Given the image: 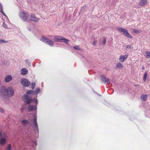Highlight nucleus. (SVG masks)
I'll return each mask as SVG.
<instances>
[{"label": "nucleus", "mask_w": 150, "mask_h": 150, "mask_svg": "<svg viewBox=\"0 0 150 150\" xmlns=\"http://www.w3.org/2000/svg\"><path fill=\"white\" fill-rule=\"evenodd\" d=\"M21 82L23 85L26 87L28 86L30 84V82L28 79L25 78L22 79Z\"/></svg>", "instance_id": "6e6552de"}, {"label": "nucleus", "mask_w": 150, "mask_h": 150, "mask_svg": "<svg viewBox=\"0 0 150 150\" xmlns=\"http://www.w3.org/2000/svg\"><path fill=\"white\" fill-rule=\"evenodd\" d=\"M133 31L134 32L136 33H140L142 32V31L140 30L135 29H133Z\"/></svg>", "instance_id": "393cba45"}, {"label": "nucleus", "mask_w": 150, "mask_h": 150, "mask_svg": "<svg viewBox=\"0 0 150 150\" xmlns=\"http://www.w3.org/2000/svg\"><path fill=\"white\" fill-rule=\"evenodd\" d=\"M19 16L20 18L23 21H25L28 18V14L25 12L21 11L20 13Z\"/></svg>", "instance_id": "423d86ee"}, {"label": "nucleus", "mask_w": 150, "mask_h": 150, "mask_svg": "<svg viewBox=\"0 0 150 150\" xmlns=\"http://www.w3.org/2000/svg\"><path fill=\"white\" fill-rule=\"evenodd\" d=\"M21 123L23 125L25 126L27 125V124H29L30 123V122H29V121L28 120H22Z\"/></svg>", "instance_id": "6ab92c4d"}, {"label": "nucleus", "mask_w": 150, "mask_h": 150, "mask_svg": "<svg viewBox=\"0 0 150 150\" xmlns=\"http://www.w3.org/2000/svg\"><path fill=\"white\" fill-rule=\"evenodd\" d=\"M96 42L95 41H94L93 43V45H96Z\"/></svg>", "instance_id": "e433bc0d"}, {"label": "nucleus", "mask_w": 150, "mask_h": 150, "mask_svg": "<svg viewBox=\"0 0 150 150\" xmlns=\"http://www.w3.org/2000/svg\"><path fill=\"white\" fill-rule=\"evenodd\" d=\"M8 41H5L3 39H0V44H1V43H6L8 42Z\"/></svg>", "instance_id": "c85d7f7f"}, {"label": "nucleus", "mask_w": 150, "mask_h": 150, "mask_svg": "<svg viewBox=\"0 0 150 150\" xmlns=\"http://www.w3.org/2000/svg\"><path fill=\"white\" fill-rule=\"evenodd\" d=\"M63 37L59 36H55L54 37V40L56 42H62Z\"/></svg>", "instance_id": "ddd939ff"}, {"label": "nucleus", "mask_w": 150, "mask_h": 150, "mask_svg": "<svg viewBox=\"0 0 150 150\" xmlns=\"http://www.w3.org/2000/svg\"><path fill=\"white\" fill-rule=\"evenodd\" d=\"M100 78L102 81L105 83L108 84L110 82L109 79L108 78H106L103 75H101Z\"/></svg>", "instance_id": "9d476101"}, {"label": "nucleus", "mask_w": 150, "mask_h": 150, "mask_svg": "<svg viewBox=\"0 0 150 150\" xmlns=\"http://www.w3.org/2000/svg\"><path fill=\"white\" fill-rule=\"evenodd\" d=\"M40 40L46 44H48L50 46H53L54 45L53 41L49 40L48 38L42 37L41 38Z\"/></svg>", "instance_id": "20e7f679"}, {"label": "nucleus", "mask_w": 150, "mask_h": 150, "mask_svg": "<svg viewBox=\"0 0 150 150\" xmlns=\"http://www.w3.org/2000/svg\"><path fill=\"white\" fill-rule=\"evenodd\" d=\"M34 92V90H29L23 96V100L26 103L28 104L30 103L32 100L34 102H35L36 104L38 103V102L36 99L32 100L31 98L29 96V95H32V93Z\"/></svg>", "instance_id": "f257e3e1"}, {"label": "nucleus", "mask_w": 150, "mask_h": 150, "mask_svg": "<svg viewBox=\"0 0 150 150\" xmlns=\"http://www.w3.org/2000/svg\"><path fill=\"white\" fill-rule=\"evenodd\" d=\"M35 83H32L31 86L32 89H33L34 88L35 86Z\"/></svg>", "instance_id": "473e14b6"}, {"label": "nucleus", "mask_w": 150, "mask_h": 150, "mask_svg": "<svg viewBox=\"0 0 150 150\" xmlns=\"http://www.w3.org/2000/svg\"><path fill=\"white\" fill-rule=\"evenodd\" d=\"M33 120L30 119L29 120L32 122L35 129L38 131V125L37 122V116L35 114H34L33 115Z\"/></svg>", "instance_id": "39448f33"}, {"label": "nucleus", "mask_w": 150, "mask_h": 150, "mask_svg": "<svg viewBox=\"0 0 150 150\" xmlns=\"http://www.w3.org/2000/svg\"><path fill=\"white\" fill-rule=\"evenodd\" d=\"M13 79L12 76L11 75H6L4 78V81L6 83H8Z\"/></svg>", "instance_id": "1a4fd4ad"}, {"label": "nucleus", "mask_w": 150, "mask_h": 150, "mask_svg": "<svg viewBox=\"0 0 150 150\" xmlns=\"http://www.w3.org/2000/svg\"><path fill=\"white\" fill-rule=\"evenodd\" d=\"M7 88L4 86L1 87L0 89V97L4 100L7 98Z\"/></svg>", "instance_id": "f03ea898"}, {"label": "nucleus", "mask_w": 150, "mask_h": 150, "mask_svg": "<svg viewBox=\"0 0 150 150\" xmlns=\"http://www.w3.org/2000/svg\"><path fill=\"white\" fill-rule=\"evenodd\" d=\"M36 109V106H35L29 105L28 107V110L29 111H32Z\"/></svg>", "instance_id": "dca6fc26"}, {"label": "nucleus", "mask_w": 150, "mask_h": 150, "mask_svg": "<svg viewBox=\"0 0 150 150\" xmlns=\"http://www.w3.org/2000/svg\"><path fill=\"white\" fill-rule=\"evenodd\" d=\"M24 109V108L23 107H22V108H21V110L22 111Z\"/></svg>", "instance_id": "4c0bfd02"}, {"label": "nucleus", "mask_w": 150, "mask_h": 150, "mask_svg": "<svg viewBox=\"0 0 150 150\" xmlns=\"http://www.w3.org/2000/svg\"><path fill=\"white\" fill-rule=\"evenodd\" d=\"M7 98L12 97L14 94V90L13 88L11 86L7 88Z\"/></svg>", "instance_id": "0eeeda50"}, {"label": "nucleus", "mask_w": 150, "mask_h": 150, "mask_svg": "<svg viewBox=\"0 0 150 150\" xmlns=\"http://www.w3.org/2000/svg\"><path fill=\"white\" fill-rule=\"evenodd\" d=\"M118 31L122 33V34L124 35L125 33V32L127 31V30L126 29H124L122 28L119 27L117 29Z\"/></svg>", "instance_id": "2eb2a0df"}, {"label": "nucleus", "mask_w": 150, "mask_h": 150, "mask_svg": "<svg viewBox=\"0 0 150 150\" xmlns=\"http://www.w3.org/2000/svg\"><path fill=\"white\" fill-rule=\"evenodd\" d=\"M0 112L2 114L5 112L4 110L1 107H0Z\"/></svg>", "instance_id": "c756f323"}, {"label": "nucleus", "mask_w": 150, "mask_h": 150, "mask_svg": "<svg viewBox=\"0 0 150 150\" xmlns=\"http://www.w3.org/2000/svg\"><path fill=\"white\" fill-rule=\"evenodd\" d=\"M74 48L75 49L77 50H81V49L79 47V46H74Z\"/></svg>", "instance_id": "7c9ffc66"}, {"label": "nucleus", "mask_w": 150, "mask_h": 150, "mask_svg": "<svg viewBox=\"0 0 150 150\" xmlns=\"http://www.w3.org/2000/svg\"><path fill=\"white\" fill-rule=\"evenodd\" d=\"M28 71L26 68H23L21 70V74L22 75H24L28 73Z\"/></svg>", "instance_id": "f3484780"}, {"label": "nucleus", "mask_w": 150, "mask_h": 150, "mask_svg": "<svg viewBox=\"0 0 150 150\" xmlns=\"http://www.w3.org/2000/svg\"><path fill=\"white\" fill-rule=\"evenodd\" d=\"M126 48L130 50L132 49L131 46L130 45H127Z\"/></svg>", "instance_id": "f704fd0d"}, {"label": "nucleus", "mask_w": 150, "mask_h": 150, "mask_svg": "<svg viewBox=\"0 0 150 150\" xmlns=\"http://www.w3.org/2000/svg\"><path fill=\"white\" fill-rule=\"evenodd\" d=\"M123 67L122 64L120 62H118L117 64L116 68L119 69H122Z\"/></svg>", "instance_id": "a211bd4d"}, {"label": "nucleus", "mask_w": 150, "mask_h": 150, "mask_svg": "<svg viewBox=\"0 0 150 150\" xmlns=\"http://www.w3.org/2000/svg\"><path fill=\"white\" fill-rule=\"evenodd\" d=\"M145 54H146V56L147 58H150V52L148 51H146L145 52Z\"/></svg>", "instance_id": "cd10ccee"}, {"label": "nucleus", "mask_w": 150, "mask_h": 150, "mask_svg": "<svg viewBox=\"0 0 150 150\" xmlns=\"http://www.w3.org/2000/svg\"><path fill=\"white\" fill-rule=\"evenodd\" d=\"M12 149V145L11 144H8L6 147V150H11Z\"/></svg>", "instance_id": "a878e982"}, {"label": "nucleus", "mask_w": 150, "mask_h": 150, "mask_svg": "<svg viewBox=\"0 0 150 150\" xmlns=\"http://www.w3.org/2000/svg\"><path fill=\"white\" fill-rule=\"evenodd\" d=\"M128 56L127 55H121L120 56L119 60L122 62H124L127 59Z\"/></svg>", "instance_id": "f8f14e48"}, {"label": "nucleus", "mask_w": 150, "mask_h": 150, "mask_svg": "<svg viewBox=\"0 0 150 150\" xmlns=\"http://www.w3.org/2000/svg\"><path fill=\"white\" fill-rule=\"evenodd\" d=\"M106 39L105 38H104L103 39V42H102V43L104 45H105L106 43Z\"/></svg>", "instance_id": "c9c22d12"}, {"label": "nucleus", "mask_w": 150, "mask_h": 150, "mask_svg": "<svg viewBox=\"0 0 150 150\" xmlns=\"http://www.w3.org/2000/svg\"><path fill=\"white\" fill-rule=\"evenodd\" d=\"M147 3V0H140L139 2V5L143 6L145 5Z\"/></svg>", "instance_id": "4468645a"}, {"label": "nucleus", "mask_w": 150, "mask_h": 150, "mask_svg": "<svg viewBox=\"0 0 150 150\" xmlns=\"http://www.w3.org/2000/svg\"><path fill=\"white\" fill-rule=\"evenodd\" d=\"M124 35L126 37L130 39L132 38V37L131 36V35L128 32L127 30L126 32H125V33Z\"/></svg>", "instance_id": "412c9836"}, {"label": "nucleus", "mask_w": 150, "mask_h": 150, "mask_svg": "<svg viewBox=\"0 0 150 150\" xmlns=\"http://www.w3.org/2000/svg\"><path fill=\"white\" fill-rule=\"evenodd\" d=\"M142 69H144V67H142Z\"/></svg>", "instance_id": "58836bf2"}, {"label": "nucleus", "mask_w": 150, "mask_h": 150, "mask_svg": "<svg viewBox=\"0 0 150 150\" xmlns=\"http://www.w3.org/2000/svg\"><path fill=\"white\" fill-rule=\"evenodd\" d=\"M0 12L5 16L7 18L6 15L5 14L3 10V7L2 5L0 4Z\"/></svg>", "instance_id": "5701e85b"}, {"label": "nucleus", "mask_w": 150, "mask_h": 150, "mask_svg": "<svg viewBox=\"0 0 150 150\" xmlns=\"http://www.w3.org/2000/svg\"><path fill=\"white\" fill-rule=\"evenodd\" d=\"M148 73L147 71H145L144 73L143 79L144 81H146V78L147 76Z\"/></svg>", "instance_id": "b1692460"}, {"label": "nucleus", "mask_w": 150, "mask_h": 150, "mask_svg": "<svg viewBox=\"0 0 150 150\" xmlns=\"http://www.w3.org/2000/svg\"><path fill=\"white\" fill-rule=\"evenodd\" d=\"M32 145L33 146H36L37 144V143L33 141L32 142Z\"/></svg>", "instance_id": "2f4dec72"}, {"label": "nucleus", "mask_w": 150, "mask_h": 150, "mask_svg": "<svg viewBox=\"0 0 150 150\" xmlns=\"http://www.w3.org/2000/svg\"><path fill=\"white\" fill-rule=\"evenodd\" d=\"M3 26L4 28L7 29V26L6 24L4 22L3 23Z\"/></svg>", "instance_id": "72a5a7b5"}, {"label": "nucleus", "mask_w": 150, "mask_h": 150, "mask_svg": "<svg viewBox=\"0 0 150 150\" xmlns=\"http://www.w3.org/2000/svg\"><path fill=\"white\" fill-rule=\"evenodd\" d=\"M7 136L4 132H0V144L1 145H4L6 141Z\"/></svg>", "instance_id": "7ed1b4c3"}, {"label": "nucleus", "mask_w": 150, "mask_h": 150, "mask_svg": "<svg viewBox=\"0 0 150 150\" xmlns=\"http://www.w3.org/2000/svg\"><path fill=\"white\" fill-rule=\"evenodd\" d=\"M147 98V95L143 94L141 97V99L142 100H145Z\"/></svg>", "instance_id": "4be33fe9"}, {"label": "nucleus", "mask_w": 150, "mask_h": 150, "mask_svg": "<svg viewBox=\"0 0 150 150\" xmlns=\"http://www.w3.org/2000/svg\"><path fill=\"white\" fill-rule=\"evenodd\" d=\"M40 89L39 88H38L36 89L35 92L34 91V92L32 93V95H37L40 92Z\"/></svg>", "instance_id": "aec40b11"}, {"label": "nucleus", "mask_w": 150, "mask_h": 150, "mask_svg": "<svg viewBox=\"0 0 150 150\" xmlns=\"http://www.w3.org/2000/svg\"><path fill=\"white\" fill-rule=\"evenodd\" d=\"M30 21L37 22L39 21V19L36 18L33 14H32L30 18Z\"/></svg>", "instance_id": "9b49d317"}, {"label": "nucleus", "mask_w": 150, "mask_h": 150, "mask_svg": "<svg viewBox=\"0 0 150 150\" xmlns=\"http://www.w3.org/2000/svg\"><path fill=\"white\" fill-rule=\"evenodd\" d=\"M62 42H64L67 44V42L69 41V40L65 38H62Z\"/></svg>", "instance_id": "bb28decb"}]
</instances>
